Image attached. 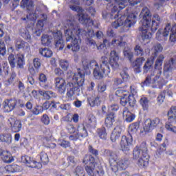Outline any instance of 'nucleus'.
<instances>
[{
	"label": "nucleus",
	"mask_w": 176,
	"mask_h": 176,
	"mask_svg": "<svg viewBox=\"0 0 176 176\" xmlns=\"http://www.w3.org/2000/svg\"><path fill=\"white\" fill-rule=\"evenodd\" d=\"M96 134L100 140H107L108 138V133L105 127H101L97 129Z\"/></svg>",
	"instance_id": "34"
},
{
	"label": "nucleus",
	"mask_w": 176,
	"mask_h": 176,
	"mask_svg": "<svg viewBox=\"0 0 176 176\" xmlns=\"http://www.w3.org/2000/svg\"><path fill=\"white\" fill-rule=\"evenodd\" d=\"M77 134L80 138H86L89 133H87V129H86V126L83 124L79 125L77 129Z\"/></svg>",
	"instance_id": "32"
},
{
	"label": "nucleus",
	"mask_w": 176,
	"mask_h": 176,
	"mask_svg": "<svg viewBox=\"0 0 176 176\" xmlns=\"http://www.w3.org/2000/svg\"><path fill=\"white\" fill-rule=\"evenodd\" d=\"M154 56H153V57H155V58H156V57H157V54H159V53H160L161 52H163V46H162V44L160 43H157L154 45Z\"/></svg>",
	"instance_id": "45"
},
{
	"label": "nucleus",
	"mask_w": 176,
	"mask_h": 176,
	"mask_svg": "<svg viewBox=\"0 0 176 176\" xmlns=\"http://www.w3.org/2000/svg\"><path fill=\"white\" fill-rule=\"evenodd\" d=\"M69 8L73 10V12H77L78 16V21L85 25L86 27H92L94 25V22L87 14L83 13V8L75 5H69Z\"/></svg>",
	"instance_id": "11"
},
{
	"label": "nucleus",
	"mask_w": 176,
	"mask_h": 176,
	"mask_svg": "<svg viewBox=\"0 0 176 176\" xmlns=\"http://www.w3.org/2000/svg\"><path fill=\"white\" fill-rule=\"evenodd\" d=\"M120 134H122V128L119 126H116L111 133V141L112 142H116V140L120 138Z\"/></svg>",
	"instance_id": "27"
},
{
	"label": "nucleus",
	"mask_w": 176,
	"mask_h": 176,
	"mask_svg": "<svg viewBox=\"0 0 176 176\" xmlns=\"http://www.w3.org/2000/svg\"><path fill=\"white\" fill-rule=\"evenodd\" d=\"M118 167V171L119 170H126L129 167V160L126 158H122L115 164Z\"/></svg>",
	"instance_id": "29"
},
{
	"label": "nucleus",
	"mask_w": 176,
	"mask_h": 176,
	"mask_svg": "<svg viewBox=\"0 0 176 176\" xmlns=\"http://www.w3.org/2000/svg\"><path fill=\"white\" fill-rule=\"evenodd\" d=\"M141 14L143 15L141 20L142 26L139 28V31L141 32V38L143 41L151 39L152 34H155L160 25V16L159 14H155L152 19V14H151V10L148 7L143 8ZM151 21H152L151 25Z\"/></svg>",
	"instance_id": "4"
},
{
	"label": "nucleus",
	"mask_w": 176,
	"mask_h": 176,
	"mask_svg": "<svg viewBox=\"0 0 176 176\" xmlns=\"http://www.w3.org/2000/svg\"><path fill=\"white\" fill-rule=\"evenodd\" d=\"M8 59L11 68H15L16 58H14V55L13 54H10Z\"/></svg>",
	"instance_id": "49"
},
{
	"label": "nucleus",
	"mask_w": 176,
	"mask_h": 176,
	"mask_svg": "<svg viewBox=\"0 0 176 176\" xmlns=\"http://www.w3.org/2000/svg\"><path fill=\"white\" fill-rule=\"evenodd\" d=\"M123 119L126 120L128 123H131L134 119H135V115L133 114L129 110V108L124 107L122 112Z\"/></svg>",
	"instance_id": "25"
},
{
	"label": "nucleus",
	"mask_w": 176,
	"mask_h": 176,
	"mask_svg": "<svg viewBox=\"0 0 176 176\" xmlns=\"http://www.w3.org/2000/svg\"><path fill=\"white\" fill-rule=\"evenodd\" d=\"M160 124V119L155 118L154 119L147 118L143 123V127L140 131L142 134H149L152 133Z\"/></svg>",
	"instance_id": "13"
},
{
	"label": "nucleus",
	"mask_w": 176,
	"mask_h": 176,
	"mask_svg": "<svg viewBox=\"0 0 176 176\" xmlns=\"http://www.w3.org/2000/svg\"><path fill=\"white\" fill-rule=\"evenodd\" d=\"M116 96L120 97V104L122 107H126L127 102L129 103L130 108H135V107H137V100H135V98L130 94L129 91L120 89L116 91Z\"/></svg>",
	"instance_id": "9"
},
{
	"label": "nucleus",
	"mask_w": 176,
	"mask_h": 176,
	"mask_svg": "<svg viewBox=\"0 0 176 176\" xmlns=\"http://www.w3.org/2000/svg\"><path fill=\"white\" fill-rule=\"evenodd\" d=\"M116 1L118 3V6H113L111 13V19L113 20H116L117 19L116 21L111 23L113 28H118L122 25L124 28H130L137 23V13H129V10H131V8H126V15L124 14L120 16L119 9L122 10V9L126 8V0H116ZM119 16H120V18Z\"/></svg>",
	"instance_id": "3"
},
{
	"label": "nucleus",
	"mask_w": 176,
	"mask_h": 176,
	"mask_svg": "<svg viewBox=\"0 0 176 176\" xmlns=\"http://www.w3.org/2000/svg\"><path fill=\"white\" fill-rule=\"evenodd\" d=\"M58 145L59 146H61L62 148H65V149H67V148H69L71 146V142H69V141H67L65 140H59Z\"/></svg>",
	"instance_id": "48"
},
{
	"label": "nucleus",
	"mask_w": 176,
	"mask_h": 176,
	"mask_svg": "<svg viewBox=\"0 0 176 176\" xmlns=\"http://www.w3.org/2000/svg\"><path fill=\"white\" fill-rule=\"evenodd\" d=\"M166 98V90L162 91L157 98L158 104H163Z\"/></svg>",
	"instance_id": "50"
},
{
	"label": "nucleus",
	"mask_w": 176,
	"mask_h": 176,
	"mask_svg": "<svg viewBox=\"0 0 176 176\" xmlns=\"http://www.w3.org/2000/svg\"><path fill=\"white\" fill-rule=\"evenodd\" d=\"M37 12H39V10L36 8L34 13H30L28 15H27V19L31 20V21H35L36 19H39L41 17V15L36 13Z\"/></svg>",
	"instance_id": "42"
},
{
	"label": "nucleus",
	"mask_w": 176,
	"mask_h": 176,
	"mask_svg": "<svg viewBox=\"0 0 176 176\" xmlns=\"http://www.w3.org/2000/svg\"><path fill=\"white\" fill-rule=\"evenodd\" d=\"M45 142H43L44 146L46 148H50L51 149H54V148H56L57 146V145L55 143H48L46 144V142H49V141H50V140L48 138H45Z\"/></svg>",
	"instance_id": "52"
},
{
	"label": "nucleus",
	"mask_w": 176,
	"mask_h": 176,
	"mask_svg": "<svg viewBox=\"0 0 176 176\" xmlns=\"http://www.w3.org/2000/svg\"><path fill=\"white\" fill-rule=\"evenodd\" d=\"M144 62L145 58L140 57L135 59V60L133 62V64L135 65V67H142Z\"/></svg>",
	"instance_id": "51"
},
{
	"label": "nucleus",
	"mask_w": 176,
	"mask_h": 176,
	"mask_svg": "<svg viewBox=\"0 0 176 176\" xmlns=\"http://www.w3.org/2000/svg\"><path fill=\"white\" fill-rule=\"evenodd\" d=\"M0 54L5 56L6 54V46L5 42L0 41Z\"/></svg>",
	"instance_id": "56"
},
{
	"label": "nucleus",
	"mask_w": 176,
	"mask_h": 176,
	"mask_svg": "<svg viewBox=\"0 0 176 176\" xmlns=\"http://www.w3.org/2000/svg\"><path fill=\"white\" fill-rule=\"evenodd\" d=\"M167 69H173V68H176V57L171 58L170 60H168V63L165 65Z\"/></svg>",
	"instance_id": "43"
},
{
	"label": "nucleus",
	"mask_w": 176,
	"mask_h": 176,
	"mask_svg": "<svg viewBox=\"0 0 176 176\" xmlns=\"http://www.w3.org/2000/svg\"><path fill=\"white\" fill-rule=\"evenodd\" d=\"M25 41L23 40H17L15 43V49L19 52V50H21V49H23V46L24 45Z\"/></svg>",
	"instance_id": "58"
},
{
	"label": "nucleus",
	"mask_w": 176,
	"mask_h": 176,
	"mask_svg": "<svg viewBox=\"0 0 176 176\" xmlns=\"http://www.w3.org/2000/svg\"><path fill=\"white\" fill-rule=\"evenodd\" d=\"M105 90H107V85L106 84L101 82L98 85V93H104V91H105Z\"/></svg>",
	"instance_id": "61"
},
{
	"label": "nucleus",
	"mask_w": 176,
	"mask_h": 176,
	"mask_svg": "<svg viewBox=\"0 0 176 176\" xmlns=\"http://www.w3.org/2000/svg\"><path fill=\"white\" fill-rule=\"evenodd\" d=\"M39 53L43 57H46L47 58H50L53 56V52L49 48H40Z\"/></svg>",
	"instance_id": "40"
},
{
	"label": "nucleus",
	"mask_w": 176,
	"mask_h": 176,
	"mask_svg": "<svg viewBox=\"0 0 176 176\" xmlns=\"http://www.w3.org/2000/svg\"><path fill=\"white\" fill-rule=\"evenodd\" d=\"M66 129L67 130L68 133L70 134H74L75 131H76V128L72 124H67L66 126Z\"/></svg>",
	"instance_id": "59"
},
{
	"label": "nucleus",
	"mask_w": 176,
	"mask_h": 176,
	"mask_svg": "<svg viewBox=\"0 0 176 176\" xmlns=\"http://www.w3.org/2000/svg\"><path fill=\"white\" fill-rule=\"evenodd\" d=\"M88 104L90 105V107H98L100 104H101V97L97 96L96 98H88Z\"/></svg>",
	"instance_id": "35"
},
{
	"label": "nucleus",
	"mask_w": 176,
	"mask_h": 176,
	"mask_svg": "<svg viewBox=\"0 0 176 176\" xmlns=\"http://www.w3.org/2000/svg\"><path fill=\"white\" fill-rule=\"evenodd\" d=\"M39 93H40V94L43 96L44 98H45L46 100H50V98H52V97L54 96V92H53L52 91H46L45 92H43L42 91H39Z\"/></svg>",
	"instance_id": "46"
},
{
	"label": "nucleus",
	"mask_w": 176,
	"mask_h": 176,
	"mask_svg": "<svg viewBox=\"0 0 176 176\" xmlns=\"http://www.w3.org/2000/svg\"><path fill=\"white\" fill-rule=\"evenodd\" d=\"M16 67L24 68L25 65V60L24 58V54H20L16 58Z\"/></svg>",
	"instance_id": "37"
},
{
	"label": "nucleus",
	"mask_w": 176,
	"mask_h": 176,
	"mask_svg": "<svg viewBox=\"0 0 176 176\" xmlns=\"http://www.w3.org/2000/svg\"><path fill=\"white\" fill-rule=\"evenodd\" d=\"M119 54L115 50H112L110 52V57L104 56L101 57V65L98 67V63L96 60H89L84 59L82 61V68L86 72H89V69H94V76L96 79H102L104 76H108L111 72V65L112 69H118L119 68Z\"/></svg>",
	"instance_id": "2"
},
{
	"label": "nucleus",
	"mask_w": 176,
	"mask_h": 176,
	"mask_svg": "<svg viewBox=\"0 0 176 176\" xmlns=\"http://www.w3.org/2000/svg\"><path fill=\"white\" fill-rule=\"evenodd\" d=\"M168 121L165 124V128L168 131H171L176 134V126H173L172 123L176 122V107L173 106L170 107V109L168 112Z\"/></svg>",
	"instance_id": "15"
},
{
	"label": "nucleus",
	"mask_w": 176,
	"mask_h": 176,
	"mask_svg": "<svg viewBox=\"0 0 176 176\" xmlns=\"http://www.w3.org/2000/svg\"><path fill=\"white\" fill-rule=\"evenodd\" d=\"M133 160H138L137 164L140 168H146L149 166V154L145 144L137 145L133 151Z\"/></svg>",
	"instance_id": "6"
},
{
	"label": "nucleus",
	"mask_w": 176,
	"mask_h": 176,
	"mask_svg": "<svg viewBox=\"0 0 176 176\" xmlns=\"http://www.w3.org/2000/svg\"><path fill=\"white\" fill-rule=\"evenodd\" d=\"M21 8L26 9L28 12H32L34 8H35V4L32 0H22L21 1Z\"/></svg>",
	"instance_id": "26"
},
{
	"label": "nucleus",
	"mask_w": 176,
	"mask_h": 176,
	"mask_svg": "<svg viewBox=\"0 0 176 176\" xmlns=\"http://www.w3.org/2000/svg\"><path fill=\"white\" fill-rule=\"evenodd\" d=\"M111 44L113 47H124L127 45V42L124 41V36H119V39H113Z\"/></svg>",
	"instance_id": "28"
},
{
	"label": "nucleus",
	"mask_w": 176,
	"mask_h": 176,
	"mask_svg": "<svg viewBox=\"0 0 176 176\" xmlns=\"http://www.w3.org/2000/svg\"><path fill=\"white\" fill-rule=\"evenodd\" d=\"M39 19H41L37 21L34 32L36 36H41V34L43 31V27H45V23L47 21V14L44 13L41 14Z\"/></svg>",
	"instance_id": "16"
},
{
	"label": "nucleus",
	"mask_w": 176,
	"mask_h": 176,
	"mask_svg": "<svg viewBox=\"0 0 176 176\" xmlns=\"http://www.w3.org/2000/svg\"><path fill=\"white\" fill-rule=\"evenodd\" d=\"M8 124L12 133H19V131H21L23 124H21V120L14 118H10L8 119Z\"/></svg>",
	"instance_id": "20"
},
{
	"label": "nucleus",
	"mask_w": 176,
	"mask_h": 176,
	"mask_svg": "<svg viewBox=\"0 0 176 176\" xmlns=\"http://www.w3.org/2000/svg\"><path fill=\"white\" fill-rule=\"evenodd\" d=\"M155 60H156V58L153 57V56H151L149 58L147 59L143 67L144 74H147V72L151 69L152 65H153V63H155Z\"/></svg>",
	"instance_id": "30"
},
{
	"label": "nucleus",
	"mask_w": 176,
	"mask_h": 176,
	"mask_svg": "<svg viewBox=\"0 0 176 176\" xmlns=\"http://www.w3.org/2000/svg\"><path fill=\"white\" fill-rule=\"evenodd\" d=\"M123 119L126 120L128 123H131L134 119H135V115L133 114L129 110V108L124 107L122 112Z\"/></svg>",
	"instance_id": "24"
},
{
	"label": "nucleus",
	"mask_w": 176,
	"mask_h": 176,
	"mask_svg": "<svg viewBox=\"0 0 176 176\" xmlns=\"http://www.w3.org/2000/svg\"><path fill=\"white\" fill-rule=\"evenodd\" d=\"M105 174V172L104 171V169L102 167L98 168V171L96 172V173H93L92 175H89V176H104Z\"/></svg>",
	"instance_id": "62"
},
{
	"label": "nucleus",
	"mask_w": 176,
	"mask_h": 176,
	"mask_svg": "<svg viewBox=\"0 0 176 176\" xmlns=\"http://www.w3.org/2000/svg\"><path fill=\"white\" fill-rule=\"evenodd\" d=\"M163 61H164V55L160 54L157 57L155 63L154 75L155 76L153 78V83H155L158 87V89H163L166 82L164 78H162V65H163Z\"/></svg>",
	"instance_id": "8"
},
{
	"label": "nucleus",
	"mask_w": 176,
	"mask_h": 176,
	"mask_svg": "<svg viewBox=\"0 0 176 176\" xmlns=\"http://www.w3.org/2000/svg\"><path fill=\"white\" fill-rule=\"evenodd\" d=\"M22 50L25 54H30L31 52V47H30V44L25 41L22 47Z\"/></svg>",
	"instance_id": "53"
},
{
	"label": "nucleus",
	"mask_w": 176,
	"mask_h": 176,
	"mask_svg": "<svg viewBox=\"0 0 176 176\" xmlns=\"http://www.w3.org/2000/svg\"><path fill=\"white\" fill-rule=\"evenodd\" d=\"M1 159L3 163L9 164L14 162V158H13L12 153L8 150L3 151V153L1 155Z\"/></svg>",
	"instance_id": "23"
},
{
	"label": "nucleus",
	"mask_w": 176,
	"mask_h": 176,
	"mask_svg": "<svg viewBox=\"0 0 176 176\" xmlns=\"http://www.w3.org/2000/svg\"><path fill=\"white\" fill-rule=\"evenodd\" d=\"M119 104H111L109 107L111 111L110 113H115L114 112H118V111H119Z\"/></svg>",
	"instance_id": "63"
},
{
	"label": "nucleus",
	"mask_w": 176,
	"mask_h": 176,
	"mask_svg": "<svg viewBox=\"0 0 176 176\" xmlns=\"http://www.w3.org/2000/svg\"><path fill=\"white\" fill-rule=\"evenodd\" d=\"M36 161L34 160V158L28 156L24 155L21 157V162L28 166V167H30V168H42V164L46 166V164H49V155L45 151H41L38 155L36 157Z\"/></svg>",
	"instance_id": "7"
},
{
	"label": "nucleus",
	"mask_w": 176,
	"mask_h": 176,
	"mask_svg": "<svg viewBox=\"0 0 176 176\" xmlns=\"http://www.w3.org/2000/svg\"><path fill=\"white\" fill-rule=\"evenodd\" d=\"M17 107V99H6L3 102V111L6 113L12 112Z\"/></svg>",
	"instance_id": "19"
},
{
	"label": "nucleus",
	"mask_w": 176,
	"mask_h": 176,
	"mask_svg": "<svg viewBox=\"0 0 176 176\" xmlns=\"http://www.w3.org/2000/svg\"><path fill=\"white\" fill-rule=\"evenodd\" d=\"M135 54L136 56H144V49L140 45H136L134 47Z\"/></svg>",
	"instance_id": "47"
},
{
	"label": "nucleus",
	"mask_w": 176,
	"mask_h": 176,
	"mask_svg": "<svg viewBox=\"0 0 176 176\" xmlns=\"http://www.w3.org/2000/svg\"><path fill=\"white\" fill-rule=\"evenodd\" d=\"M54 39L55 41V46L58 50H63L65 46V41L63 39V32L58 30L54 33Z\"/></svg>",
	"instance_id": "21"
},
{
	"label": "nucleus",
	"mask_w": 176,
	"mask_h": 176,
	"mask_svg": "<svg viewBox=\"0 0 176 176\" xmlns=\"http://www.w3.org/2000/svg\"><path fill=\"white\" fill-rule=\"evenodd\" d=\"M59 108L60 102H57L55 101L51 102L50 111H52V109H55L56 111H57V109H58Z\"/></svg>",
	"instance_id": "64"
},
{
	"label": "nucleus",
	"mask_w": 176,
	"mask_h": 176,
	"mask_svg": "<svg viewBox=\"0 0 176 176\" xmlns=\"http://www.w3.org/2000/svg\"><path fill=\"white\" fill-rule=\"evenodd\" d=\"M103 156H104V157H108L111 170L113 173H118V166L116 165L118 160L119 159L118 153L112 150L105 149L103 151Z\"/></svg>",
	"instance_id": "14"
},
{
	"label": "nucleus",
	"mask_w": 176,
	"mask_h": 176,
	"mask_svg": "<svg viewBox=\"0 0 176 176\" xmlns=\"http://www.w3.org/2000/svg\"><path fill=\"white\" fill-rule=\"evenodd\" d=\"M17 76V74H16V72H12L10 74V76L8 80H6L3 81V85L6 87H8V86H10V85H13L14 82V79H16Z\"/></svg>",
	"instance_id": "38"
},
{
	"label": "nucleus",
	"mask_w": 176,
	"mask_h": 176,
	"mask_svg": "<svg viewBox=\"0 0 176 176\" xmlns=\"http://www.w3.org/2000/svg\"><path fill=\"white\" fill-rule=\"evenodd\" d=\"M85 75L83 70L79 71L73 76V80L74 82H68V86L71 87L66 93V98L67 100H72L74 96H79L80 87L85 85Z\"/></svg>",
	"instance_id": "5"
},
{
	"label": "nucleus",
	"mask_w": 176,
	"mask_h": 176,
	"mask_svg": "<svg viewBox=\"0 0 176 176\" xmlns=\"http://www.w3.org/2000/svg\"><path fill=\"white\" fill-rule=\"evenodd\" d=\"M133 142V136L131 135H122L121 138V140L120 142V145L121 146V149L122 152H129L130 151V146Z\"/></svg>",
	"instance_id": "17"
},
{
	"label": "nucleus",
	"mask_w": 176,
	"mask_h": 176,
	"mask_svg": "<svg viewBox=\"0 0 176 176\" xmlns=\"http://www.w3.org/2000/svg\"><path fill=\"white\" fill-rule=\"evenodd\" d=\"M86 124L87 127H96L97 125V118L93 114H89L86 120Z\"/></svg>",
	"instance_id": "33"
},
{
	"label": "nucleus",
	"mask_w": 176,
	"mask_h": 176,
	"mask_svg": "<svg viewBox=\"0 0 176 176\" xmlns=\"http://www.w3.org/2000/svg\"><path fill=\"white\" fill-rule=\"evenodd\" d=\"M74 174L76 176H86L83 167L80 166H76V168L74 169Z\"/></svg>",
	"instance_id": "44"
},
{
	"label": "nucleus",
	"mask_w": 176,
	"mask_h": 176,
	"mask_svg": "<svg viewBox=\"0 0 176 176\" xmlns=\"http://www.w3.org/2000/svg\"><path fill=\"white\" fill-rule=\"evenodd\" d=\"M53 37L50 35L43 34L41 36V45L43 46H49L52 43Z\"/></svg>",
	"instance_id": "36"
},
{
	"label": "nucleus",
	"mask_w": 176,
	"mask_h": 176,
	"mask_svg": "<svg viewBox=\"0 0 176 176\" xmlns=\"http://www.w3.org/2000/svg\"><path fill=\"white\" fill-rule=\"evenodd\" d=\"M60 67L64 69V71H67L68 67H69V63L67 60H60L59 62Z\"/></svg>",
	"instance_id": "54"
},
{
	"label": "nucleus",
	"mask_w": 176,
	"mask_h": 176,
	"mask_svg": "<svg viewBox=\"0 0 176 176\" xmlns=\"http://www.w3.org/2000/svg\"><path fill=\"white\" fill-rule=\"evenodd\" d=\"M170 42L176 41V24L173 25L171 28V23H168L164 30L160 29L156 33V39L157 41H163V39H166L170 34Z\"/></svg>",
	"instance_id": "10"
},
{
	"label": "nucleus",
	"mask_w": 176,
	"mask_h": 176,
	"mask_svg": "<svg viewBox=\"0 0 176 176\" xmlns=\"http://www.w3.org/2000/svg\"><path fill=\"white\" fill-rule=\"evenodd\" d=\"M138 129H140V123L134 122L130 124L129 128V135H131V134H136L137 131H138Z\"/></svg>",
	"instance_id": "41"
},
{
	"label": "nucleus",
	"mask_w": 176,
	"mask_h": 176,
	"mask_svg": "<svg viewBox=\"0 0 176 176\" xmlns=\"http://www.w3.org/2000/svg\"><path fill=\"white\" fill-rule=\"evenodd\" d=\"M139 102L142 106L143 111H148V109H149V100H148V98L142 97L140 99Z\"/></svg>",
	"instance_id": "39"
},
{
	"label": "nucleus",
	"mask_w": 176,
	"mask_h": 176,
	"mask_svg": "<svg viewBox=\"0 0 176 176\" xmlns=\"http://www.w3.org/2000/svg\"><path fill=\"white\" fill-rule=\"evenodd\" d=\"M32 112L33 115H39V113H42L43 112V108H42V106L37 105L33 109Z\"/></svg>",
	"instance_id": "55"
},
{
	"label": "nucleus",
	"mask_w": 176,
	"mask_h": 176,
	"mask_svg": "<svg viewBox=\"0 0 176 176\" xmlns=\"http://www.w3.org/2000/svg\"><path fill=\"white\" fill-rule=\"evenodd\" d=\"M68 28L65 31V36L66 38V42H69L72 41L71 44L67 45V49H72V52H79L80 50V43H82V39L80 36H87L86 43L88 46L93 47H98L100 49L102 45H100L99 47L97 46L96 41L91 39L96 36L94 30H88L87 32L83 29H80L79 26L74 25V22L68 21L66 25V28Z\"/></svg>",
	"instance_id": "1"
},
{
	"label": "nucleus",
	"mask_w": 176,
	"mask_h": 176,
	"mask_svg": "<svg viewBox=\"0 0 176 176\" xmlns=\"http://www.w3.org/2000/svg\"><path fill=\"white\" fill-rule=\"evenodd\" d=\"M55 89L59 94H64L67 91V82L63 78H54Z\"/></svg>",
	"instance_id": "18"
},
{
	"label": "nucleus",
	"mask_w": 176,
	"mask_h": 176,
	"mask_svg": "<svg viewBox=\"0 0 176 176\" xmlns=\"http://www.w3.org/2000/svg\"><path fill=\"white\" fill-rule=\"evenodd\" d=\"M41 122L43 124L47 126V124L50 123V118H49V116H47V114L43 115Z\"/></svg>",
	"instance_id": "60"
},
{
	"label": "nucleus",
	"mask_w": 176,
	"mask_h": 176,
	"mask_svg": "<svg viewBox=\"0 0 176 176\" xmlns=\"http://www.w3.org/2000/svg\"><path fill=\"white\" fill-rule=\"evenodd\" d=\"M12 138L10 133H1L0 134V142H3L6 145L12 144Z\"/></svg>",
	"instance_id": "31"
},
{
	"label": "nucleus",
	"mask_w": 176,
	"mask_h": 176,
	"mask_svg": "<svg viewBox=\"0 0 176 176\" xmlns=\"http://www.w3.org/2000/svg\"><path fill=\"white\" fill-rule=\"evenodd\" d=\"M116 118V116L114 113H107L104 120V126L107 129H111L113 126V123H115Z\"/></svg>",
	"instance_id": "22"
},
{
	"label": "nucleus",
	"mask_w": 176,
	"mask_h": 176,
	"mask_svg": "<svg viewBox=\"0 0 176 176\" xmlns=\"http://www.w3.org/2000/svg\"><path fill=\"white\" fill-rule=\"evenodd\" d=\"M82 163L85 164V168L88 175H93L98 171V169L96 170L97 162H96V158L93 155H86L83 158Z\"/></svg>",
	"instance_id": "12"
},
{
	"label": "nucleus",
	"mask_w": 176,
	"mask_h": 176,
	"mask_svg": "<svg viewBox=\"0 0 176 176\" xmlns=\"http://www.w3.org/2000/svg\"><path fill=\"white\" fill-rule=\"evenodd\" d=\"M124 57H126V58H128V60H129L131 63V61H133V58L134 57V54H133V52L125 50L124 51Z\"/></svg>",
	"instance_id": "57"
}]
</instances>
